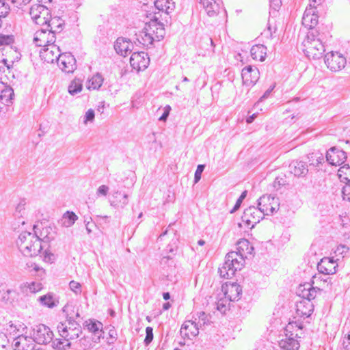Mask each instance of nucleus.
Segmentation results:
<instances>
[{
    "label": "nucleus",
    "instance_id": "1",
    "mask_svg": "<svg viewBox=\"0 0 350 350\" xmlns=\"http://www.w3.org/2000/svg\"><path fill=\"white\" fill-rule=\"evenodd\" d=\"M329 37V33L327 31H320L319 29L308 31L303 41V51L310 59L321 58L325 51L324 43Z\"/></svg>",
    "mask_w": 350,
    "mask_h": 350
},
{
    "label": "nucleus",
    "instance_id": "2",
    "mask_svg": "<svg viewBox=\"0 0 350 350\" xmlns=\"http://www.w3.org/2000/svg\"><path fill=\"white\" fill-rule=\"evenodd\" d=\"M245 260L242 257H239L234 252H228L222 266L219 267L218 273L223 279H229L233 277L238 270H241L244 266Z\"/></svg>",
    "mask_w": 350,
    "mask_h": 350
},
{
    "label": "nucleus",
    "instance_id": "3",
    "mask_svg": "<svg viewBox=\"0 0 350 350\" xmlns=\"http://www.w3.org/2000/svg\"><path fill=\"white\" fill-rule=\"evenodd\" d=\"M297 328V331H301L303 325L297 321L291 322L288 324L285 329L286 338L280 342V347L283 350H298L300 345L297 339L298 333H293L294 328Z\"/></svg>",
    "mask_w": 350,
    "mask_h": 350
},
{
    "label": "nucleus",
    "instance_id": "4",
    "mask_svg": "<svg viewBox=\"0 0 350 350\" xmlns=\"http://www.w3.org/2000/svg\"><path fill=\"white\" fill-rule=\"evenodd\" d=\"M33 232L29 231H23L18 235L19 241H25L27 239L32 240L36 238V241H53L55 239V228L52 226H45L41 230L38 226H33Z\"/></svg>",
    "mask_w": 350,
    "mask_h": 350
},
{
    "label": "nucleus",
    "instance_id": "5",
    "mask_svg": "<svg viewBox=\"0 0 350 350\" xmlns=\"http://www.w3.org/2000/svg\"><path fill=\"white\" fill-rule=\"evenodd\" d=\"M45 245L42 244V242H21L18 245V247L21 253L25 256H36L38 254H43L44 260L50 261L53 258V255L49 253L47 250L42 251L44 247L47 245L48 242H43Z\"/></svg>",
    "mask_w": 350,
    "mask_h": 350
},
{
    "label": "nucleus",
    "instance_id": "6",
    "mask_svg": "<svg viewBox=\"0 0 350 350\" xmlns=\"http://www.w3.org/2000/svg\"><path fill=\"white\" fill-rule=\"evenodd\" d=\"M29 14L31 20L35 24L44 27L51 19L49 10L44 5H32L29 10Z\"/></svg>",
    "mask_w": 350,
    "mask_h": 350
},
{
    "label": "nucleus",
    "instance_id": "7",
    "mask_svg": "<svg viewBox=\"0 0 350 350\" xmlns=\"http://www.w3.org/2000/svg\"><path fill=\"white\" fill-rule=\"evenodd\" d=\"M257 208L264 215H271L279 208L278 198L271 195H263L258 200Z\"/></svg>",
    "mask_w": 350,
    "mask_h": 350
},
{
    "label": "nucleus",
    "instance_id": "8",
    "mask_svg": "<svg viewBox=\"0 0 350 350\" xmlns=\"http://www.w3.org/2000/svg\"><path fill=\"white\" fill-rule=\"evenodd\" d=\"M327 67L333 72L341 70L347 64L346 58L338 52H330L325 55Z\"/></svg>",
    "mask_w": 350,
    "mask_h": 350
},
{
    "label": "nucleus",
    "instance_id": "9",
    "mask_svg": "<svg viewBox=\"0 0 350 350\" xmlns=\"http://www.w3.org/2000/svg\"><path fill=\"white\" fill-rule=\"evenodd\" d=\"M53 336V332L49 327L43 324L36 325L33 328V341L39 345L49 343L52 340Z\"/></svg>",
    "mask_w": 350,
    "mask_h": 350
},
{
    "label": "nucleus",
    "instance_id": "10",
    "mask_svg": "<svg viewBox=\"0 0 350 350\" xmlns=\"http://www.w3.org/2000/svg\"><path fill=\"white\" fill-rule=\"evenodd\" d=\"M55 35L53 31H49L45 27L36 31L33 37V43L38 46L46 47L49 44H55Z\"/></svg>",
    "mask_w": 350,
    "mask_h": 350
},
{
    "label": "nucleus",
    "instance_id": "11",
    "mask_svg": "<svg viewBox=\"0 0 350 350\" xmlns=\"http://www.w3.org/2000/svg\"><path fill=\"white\" fill-rule=\"evenodd\" d=\"M130 64L137 71L144 70L150 64V58L145 52H135L131 56Z\"/></svg>",
    "mask_w": 350,
    "mask_h": 350
},
{
    "label": "nucleus",
    "instance_id": "12",
    "mask_svg": "<svg viewBox=\"0 0 350 350\" xmlns=\"http://www.w3.org/2000/svg\"><path fill=\"white\" fill-rule=\"evenodd\" d=\"M264 216L257 207L251 206L244 211L241 218L243 222L248 226L252 225V228H253L255 224L260 222Z\"/></svg>",
    "mask_w": 350,
    "mask_h": 350
},
{
    "label": "nucleus",
    "instance_id": "13",
    "mask_svg": "<svg viewBox=\"0 0 350 350\" xmlns=\"http://www.w3.org/2000/svg\"><path fill=\"white\" fill-rule=\"evenodd\" d=\"M57 63L59 68L66 73H72L77 68L76 59L70 53H61Z\"/></svg>",
    "mask_w": 350,
    "mask_h": 350
},
{
    "label": "nucleus",
    "instance_id": "14",
    "mask_svg": "<svg viewBox=\"0 0 350 350\" xmlns=\"http://www.w3.org/2000/svg\"><path fill=\"white\" fill-rule=\"evenodd\" d=\"M61 55L60 49L56 44H49L41 49L40 56L41 59L47 63H53L55 61L57 62Z\"/></svg>",
    "mask_w": 350,
    "mask_h": 350
},
{
    "label": "nucleus",
    "instance_id": "15",
    "mask_svg": "<svg viewBox=\"0 0 350 350\" xmlns=\"http://www.w3.org/2000/svg\"><path fill=\"white\" fill-rule=\"evenodd\" d=\"M224 296L229 301H236L240 299L242 294V288L237 283H226L222 286Z\"/></svg>",
    "mask_w": 350,
    "mask_h": 350
},
{
    "label": "nucleus",
    "instance_id": "16",
    "mask_svg": "<svg viewBox=\"0 0 350 350\" xmlns=\"http://www.w3.org/2000/svg\"><path fill=\"white\" fill-rule=\"evenodd\" d=\"M241 77L243 82L247 86L254 85L260 77V72L256 67L245 66L242 69Z\"/></svg>",
    "mask_w": 350,
    "mask_h": 350
},
{
    "label": "nucleus",
    "instance_id": "17",
    "mask_svg": "<svg viewBox=\"0 0 350 350\" xmlns=\"http://www.w3.org/2000/svg\"><path fill=\"white\" fill-rule=\"evenodd\" d=\"M326 159L327 162L332 165H340L346 161L347 154L342 150L332 147L327 152Z\"/></svg>",
    "mask_w": 350,
    "mask_h": 350
},
{
    "label": "nucleus",
    "instance_id": "18",
    "mask_svg": "<svg viewBox=\"0 0 350 350\" xmlns=\"http://www.w3.org/2000/svg\"><path fill=\"white\" fill-rule=\"evenodd\" d=\"M57 329L60 337L67 338L70 342L78 338L82 333L81 327H75L74 329L67 327L66 323H59Z\"/></svg>",
    "mask_w": 350,
    "mask_h": 350
},
{
    "label": "nucleus",
    "instance_id": "19",
    "mask_svg": "<svg viewBox=\"0 0 350 350\" xmlns=\"http://www.w3.org/2000/svg\"><path fill=\"white\" fill-rule=\"evenodd\" d=\"M338 264L333 258L325 257L317 265V269L320 273L325 275L334 274L336 272Z\"/></svg>",
    "mask_w": 350,
    "mask_h": 350
},
{
    "label": "nucleus",
    "instance_id": "20",
    "mask_svg": "<svg viewBox=\"0 0 350 350\" xmlns=\"http://www.w3.org/2000/svg\"><path fill=\"white\" fill-rule=\"evenodd\" d=\"M314 310V305L312 301L308 299H301L296 303V316L306 319L312 314Z\"/></svg>",
    "mask_w": 350,
    "mask_h": 350
},
{
    "label": "nucleus",
    "instance_id": "21",
    "mask_svg": "<svg viewBox=\"0 0 350 350\" xmlns=\"http://www.w3.org/2000/svg\"><path fill=\"white\" fill-rule=\"evenodd\" d=\"M317 23L318 16L314 14V10L312 8L306 9L302 17L303 25L308 28L309 31L312 29H319L320 31H324L323 27H318L315 28Z\"/></svg>",
    "mask_w": 350,
    "mask_h": 350
},
{
    "label": "nucleus",
    "instance_id": "22",
    "mask_svg": "<svg viewBox=\"0 0 350 350\" xmlns=\"http://www.w3.org/2000/svg\"><path fill=\"white\" fill-rule=\"evenodd\" d=\"M199 329L195 321L187 320L182 325L180 334L184 338L192 339L198 335Z\"/></svg>",
    "mask_w": 350,
    "mask_h": 350
},
{
    "label": "nucleus",
    "instance_id": "23",
    "mask_svg": "<svg viewBox=\"0 0 350 350\" xmlns=\"http://www.w3.org/2000/svg\"><path fill=\"white\" fill-rule=\"evenodd\" d=\"M318 291H319V288H314L310 284H304L299 285L297 295L302 299H308L311 301L316 297Z\"/></svg>",
    "mask_w": 350,
    "mask_h": 350
},
{
    "label": "nucleus",
    "instance_id": "24",
    "mask_svg": "<svg viewBox=\"0 0 350 350\" xmlns=\"http://www.w3.org/2000/svg\"><path fill=\"white\" fill-rule=\"evenodd\" d=\"M133 47V44L124 38H118L114 44L116 53L124 57L131 53Z\"/></svg>",
    "mask_w": 350,
    "mask_h": 350
},
{
    "label": "nucleus",
    "instance_id": "25",
    "mask_svg": "<svg viewBox=\"0 0 350 350\" xmlns=\"http://www.w3.org/2000/svg\"><path fill=\"white\" fill-rule=\"evenodd\" d=\"M291 173L297 177H305L308 173V165L302 161H293L289 165Z\"/></svg>",
    "mask_w": 350,
    "mask_h": 350
},
{
    "label": "nucleus",
    "instance_id": "26",
    "mask_svg": "<svg viewBox=\"0 0 350 350\" xmlns=\"http://www.w3.org/2000/svg\"><path fill=\"white\" fill-rule=\"evenodd\" d=\"M149 30L148 31L152 33L154 32V29H156V34L154 35V39L155 42H159L161 40L165 34V28L163 24L160 21H158L157 18L152 20L148 24H147Z\"/></svg>",
    "mask_w": 350,
    "mask_h": 350
},
{
    "label": "nucleus",
    "instance_id": "27",
    "mask_svg": "<svg viewBox=\"0 0 350 350\" xmlns=\"http://www.w3.org/2000/svg\"><path fill=\"white\" fill-rule=\"evenodd\" d=\"M204 8L209 16H213L219 13L221 9V0H204Z\"/></svg>",
    "mask_w": 350,
    "mask_h": 350
},
{
    "label": "nucleus",
    "instance_id": "28",
    "mask_svg": "<svg viewBox=\"0 0 350 350\" xmlns=\"http://www.w3.org/2000/svg\"><path fill=\"white\" fill-rule=\"evenodd\" d=\"M237 252H234V253H237L239 257H242L244 260L247 258L249 256H253V252L254 250V247L252 244V242H237Z\"/></svg>",
    "mask_w": 350,
    "mask_h": 350
},
{
    "label": "nucleus",
    "instance_id": "29",
    "mask_svg": "<svg viewBox=\"0 0 350 350\" xmlns=\"http://www.w3.org/2000/svg\"><path fill=\"white\" fill-rule=\"evenodd\" d=\"M128 195L125 193L122 194L119 191H114L110 200L111 205L116 208H122L128 204Z\"/></svg>",
    "mask_w": 350,
    "mask_h": 350
},
{
    "label": "nucleus",
    "instance_id": "30",
    "mask_svg": "<svg viewBox=\"0 0 350 350\" xmlns=\"http://www.w3.org/2000/svg\"><path fill=\"white\" fill-rule=\"evenodd\" d=\"M42 288V284L39 282H24L20 286L21 292L25 295L36 293Z\"/></svg>",
    "mask_w": 350,
    "mask_h": 350
},
{
    "label": "nucleus",
    "instance_id": "31",
    "mask_svg": "<svg viewBox=\"0 0 350 350\" xmlns=\"http://www.w3.org/2000/svg\"><path fill=\"white\" fill-rule=\"evenodd\" d=\"M149 27L147 24H146L145 27L139 32L138 35H137V40L139 43L142 45L149 47L153 44V42H155L153 37L150 36L152 34V33L148 31Z\"/></svg>",
    "mask_w": 350,
    "mask_h": 350
},
{
    "label": "nucleus",
    "instance_id": "32",
    "mask_svg": "<svg viewBox=\"0 0 350 350\" xmlns=\"http://www.w3.org/2000/svg\"><path fill=\"white\" fill-rule=\"evenodd\" d=\"M64 25V21L60 17H53L49 19L47 23L44 26L50 31H53V34L60 33Z\"/></svg>",
    "mask_w": 350,
    "mask_h": 350
},
{
    "label": "nucleus",
    "instance_id": "33",
    "mask_svg": "<svg viewBox=\"0 0 350 350\" xmlns=\"http://www.w3.org/2000/svg\"><path fill=\"white\" fill-rule=\"evenodd\" d=\"M154 3L157 10L167 15L175 9V3L172 0H155Z\"/></svg>",
    "mask_w": 350,
    "mask_h": 350
},
{
    "label": "nucleus",
    "instance_id": "34",
    "mask_svg": "<svg viewBox=\"0 0 350 350\" xmlns=\"http://www.w3.org/2000/svg\"><path fill=\"white\" fill-rule=\"evenodd\" d=\"M252 57L255 60L263 62L267 55V47L263 44H256L251 48Z\"/></svg>",
    "mask_w": 350,
    "mask_h": 350
},
{
    "label": "nucleus",
    "instance_id": "35",
    "mask_svg": "<svg viewBox=\"0 0 350 350\" xmlns=\"http://www.w3.org/2000/svg\"><path fill=\"white\" fill-rule=\"evenodd\" d=\"M33 338L19 334L14 340V345L20 350H29V342H32Z\"/></svg>",
    "mask_w": 350,
    "mask_h": 350
},
{
    "label": "nucleus",
    "instance_id": "36",
    "mask_svg": "<svg viewBox=\"0 0 350 350\" xmlns=\"http://www.w3.org/2000/svg\"><path fill=\"white\" fill-rule=\"evenodd\" d=\"M210 319V315L206 314L203 311L198 312L192 316V320L195 321V323L199 329L202 328L203 326L209 325L211 323Z\"/></svg>",
    "mask_w": 350,
    "mask_h": 350
},
{
    "label": "nucleus",
    "instance_id": "37",
    "mask_svg": "<svg viewBox=\"0 0 350 350\" xmlns=\"http://www.w3.org/2000/svg\"><path fill=\"white\" fill-rule=\"evenodd\" d=\"M77 215L72 211H66L59 221L61 226L68 228L72 226L77 220Z\"/></svg>",
    "mask_w": 350,
    "mask_h": 350
},
{
    "label": "nucleus",
    "instance_id": "38",
    "mask_svg": "<svg viewBox=\"0 0 350 350\" xmlns=\"http://www.w3.org/2000/svg\"><path fill=\"white\" fill-rule=\"evenodd\" d=\"M14 96L13 89L10 86H6L1 92L0 101L1 103L9 106L10 104L12 103V100Z\"/></svg>",
    "mask_w": 350,
    "mask_h": 350
},
{
    "label": "nucleus",
    "instance_id": "39",
    "mask_svg": "<svg viewBox=\"0 0 350 350\" xmlns=\"http://www.w3.org/2000/svg\"><path fill=\"white\" fill-rule=\"evenodd\" d=\"M103 83V79L101 75L97 73L94 75L88 82L87 87L89 90H98Z\"/></svg>",
    "mask_w": 350,
    "mask_h": 350
},
{
    "label": "nucleus",
    "instance_id": "40",
    "mask_svg": "<svg viewBox=\"0 0 350 350\" xmlns=\"http://www.w3.org/2000/svg\"><path fill=\"white\" fill-rule=\"evenodd\" d=\"M83 89L82 80L80 79H73L68 85V91L70 94L74 96L81 92Z\"/></svg>",
    "mask_w": 350,
    "mask_h": 350
},
{
    "label": "nucleus",
    "instance_id": "41",
    "mask_svg": "<svg viewBox=\"0 0 350 350\" xmlns=\"http://www.w3.org/2000/svg\"><path fill=\"white\" fill-rule=\"evenodd\" d=\"M338 176L341 182L350 183V167L349 165L341 166L338 171Z\"/></svg>",
    "mask_w": 350,
    "mask_h": 350
},
{
    "label": "nucleus",
    "instance_id": "42",
    "mask_svg": "<svg viewBox=\"0 0 350 350\" xmlns=\"http://www.w3.org/2000/svg\"><path fill=\"white\" fill-rule=\"evenodd\" d=\"M38 301L40 303L48 308H52L57 306V301L54 299L53 296L51 293L39 297Z\"/></svg>",
    "mask_w": 350,
    "mask_h": 350
},
{
    "label": "nucleus",
    "instance_id": "43",
    "mask_svg": "<svg viewBox=\"0 0 350 350\" xmlns=\"http://www.w3.org/2000/svg\"><path fill=\"white\" fill-rule=\"evenodd\" d=\"M71 342L67 338H56L52 342V347L55 350H66L70 347Z\"/></svg>",
    "mask_w": 350,
    "mask_h": 350
},
{
    "label": "nucleus",
    "instance_id": "44",
    "mask_svg": "<svg viewBox=\"0 0 350 350\" xmlns=\"http://www.w3.org/2000/svg\"><path fill=\"white\" fill-rule=\"evenodd\" d=\"M229 300L224 296V298H220L216 303V308L222 314H225L229 309Z\"/></svg>",
    "mask_w": 350,
    "mask_h": 350
},
{
    "label": "nucleus",
    "instance_id": "45",
    "mask_svg": "<svg viewBox=\"0 0 350 350\" xmlns=\"http://www.w3.org/2000/svg\"><path fill=\"white\" fill-rule=\"evenodd\" d=\"M308 159L310 165L313 166H318L323 160V157L321 154L314 152L310 154Z\"/></svg>",
    "mask_w": 350,
    "mask_h": 350
},
{
    "label": "nucleus",
    "instance_id": "46",
    "mask_svg": "<svg viewBox=\"0 0 350 350\" xmlns=\"http://www.w3.org/2000/svg\"><path fill=\"white\" fill-rule=\"evenodd\" d=\"M25 203L23 201L20 202L16 207L15 212L14 213V217L23 218L25 214Z\"/></svg>",
    "mask_w": 350,
    "mask_h": 350
},
{
    "label": "nucleus",
    "instance_id": "47",
    "mask_svg": "<svg viewBox=\"0 0 350 350\" xmlns=\"http://www.w3.org/2000/svg\"><path fill=\"white\" fill-rule=\"evenodd\" d=\"M88 329L94 333L95 334H100L101 332L102 324L100 323H96L91 321L87 325Z\"/></svg>",
    "mask_w": 350,
    "mask_h": 350
},
{
    "label": "nucleus",
    "instance_id": "48",
    "mask_svg": "<svg viewBox=\"0 0 350 350\" xmlns=\"http://www.w3.org/2000/svg\"><path fill=\"white\" fill-rule=\"evenodd\" d=\"M21 328H25L23 323H19L14 324L12 322H10L7 330L9 331L10 334H16Z\"/></svg>",
    "mask_w": 350,
    "mask_h": 350
},
{
    "label": "nucleus",
    "instance_id": "49",
    "mask_svg": "<svg viewBox=\"0 0 350 350\" xmlns=\"http://www.w3.org/2000/svg\"><path fill=\"white\" fill-rule=\"evenodd\" d=\"M94 118H95V113H94V111L92 109H89L84 117H83V124H87L88 122H92L94 120Z\"/></svg>",
    "mask_w": 350,
    "mask_h": 350
},
{
    "label": "nucleus",
    "instance_id": "50",
    "mask_svg": "<svg viewBox=\"0 0 350 350\" xmlns=\"http://www.w3.org/2000/svg\"><path fill=\"white\" fill-rule=\"evenodd\" d=\"M14 42L13 36L3 35L0 33V46L9 45Z\"/></svg>",
    "mask_w": 350,
    "mask_h": 350
},
{
    "label": "nucleus",
    "instance_id": "51",
    "mask_svg": "<svg viewBox=\"0 0 350 350\" xmlns=\"http://www.w3.org/2000/svg\"><path fill=\"white\" fill-rule=\"evenodd\" d=\"M322 273H320L319 272L318 274H315L312 279V284H318L319 282H327V280L329 279L328 275H323L322 276Z\"/></svg>",
    "mask_w": 350,
    "mask_h": 350
},
{
    "label": "nucleus",
    "instance_id": "52",
    "mask_svg": "<svg viewBox=\"0 0 350 350\" xmlns=\"http://www.w3.org/2000/svg\"><path fill=\"white\" fill-rule=\"evenodd\" d=\"M69 287L72 291H73L75 294H80L81 292V285L79 282H76L75 280H72L69 283Z\"/></svg>",
    "mask_w": 350,
    "mask_h": 350
},
{
    "label": "nucleus",
    "instance_id": "53",
    "mask_svg": "<svg viewBox=\"0 0 350 350\" xmlns=\"http://www.w3.org/2000/svg\"><path fill=\"white\" fill-rule=\"evenodd\" d=\"M146 334L144 344L148 345L153 340V329L151 327H147L146 328Z\"/></svg>",
    "mask_w": 350,
    "mask_h": 350
},
{
    "label": "nucleus",
    "instance_id": "54",
    "mask_svg": "<svg viewBox=\"0 0 350 350\" xmlns=\"http://www.w3.org/2000/svg\"><path fill=\"white\" fill-rule=\"evenodd\" d=\"M247 191H244L241 194V196H239V198L237 199V202H236V204L234 206L233 208L230 211V213H232L234 212H235L237 210H238L243 202V200L245 198V197L247 196Z\"/></svg>",
    "mask_w": 350,
    "mask_h": 350
},
{
    "label": "nucleus",
    "instance_id": "55",
    "mask_svg": "<svg viewBox=\"0 0 350 350\" xmlns=\"http://www.w3.org/2000/svg\"><path fill=\"white\" fill-rule=\"evenodd\" d=\"M269 6L271 10L273 12H277L280 8L282 5V1L281 0H269Z\"/></svg>",
    "mask_w": 350,
    "mask_h": 350
},
{
    "label": "nucleus",
    "instance_id": "56",
    "mask_svg": "<svg viewBox=\"0 0 350 350\" xmlns=\"http://www.w3.org/2000/svg\"><path fill=\"white\" fill-rule=\"evenodd\" d=\"M349 247H347L345 244H340L338 246H337L336 249L334 251V253L336 255H342L347 254V252L349 251Z\"/></svg>",
    "mask_w": 350,
    "mask_h": 350
},
{
    "label": "nucleus",
    "instance_id": "57",
    "mask_svg": "<svg viewBox=\"0 0 350 350\" xmlns=\"http://www.w3.org/2000/svg\"><path fill=\"white\" fill-rule=\"evenodd\" d=\"M343 200L350 202V183H347L342 191Z\"/></svg>",
    "mask_w": 350,
    "mask_h": 350
},
{
    "label": "nucleus",
    "instance_id": "58",
    "mask_svg": "<svg viewBox=\"0 0 350 350\" xmlns=\"http://www.w3.org/2000/svg\"><path fill=\"white\" fill-rule=\"evenodd\" d=\"M204 169V165H198L195 172L194 180L198 183L201 178V174Z\"/></svg>",
    "mask_w": 350,
    "mask_h": 350
},
{
    "label": "nucleus",
    "instance_id": "59",
    "mask_svg": "<svg viewBox=\"0 0 350 350\" xmlns=\"http://www.w3.org/2000/svg\"><path fill=\"white\" fill-rule=\"evenodd\" d=\"M23 218L14 217V221L12 223V229L16 231L20 227V224L25 225V221L22 220Z\"/></svg>",
    "mask_w": 350,
    "mask_h": 350
},
{
    "label": "nucleus",
    "instance_id": "60",
    "mask_svg": "<svg viewBox=\"0 0 350 350\" xmlns=\"http://www.w3.org/2000/svg\"><path fill=\"white\" fill-rule=\"evenodd\" d=\"M10 3L17 8H21L22 5L27 4L31 0H9Z\"/></svg>",
    "mask_w": 350,
    "mask_h": 350
},
{
    "label": "nucleus",
    "instance_id": "61",
    "mask_svg": "<svg viewBox=\"0 0 350 350\" xmlns=\"http://www.w3.org/2000/svg\"><path fill=\"white\" fill-rule=\"evenodd\" d=\"M10 10V5L7 4L5 5H3L0 8V18L5 17L7 14L9 13Z\"/></svg>",
    "mask_w": 350,
    "mask_h": 350
},
{
    "label": "nucleus",
    "instance_id": "62",
    "mask_svg": "<svg viewBox=\"0 0 350 350\" xmlns=\"http://www.w3.org/2000/svg\"><path fill=\"white\" fill-rule=\"evenodd\" d=\"M64 323H66L67 327H70V328L72 327V329H74L75 327H76V328L77 327H81L79 324L77 323L75 320L72 319L71 317L68 318L66 322H64Z\"/></svg>",
    "mask_w": 350,
    "mask_h": 350
},
{
    "label": "nucleus",
    "instance_id": "63",
    "mask_svg": "<svg viewBox=\"0 0 350 350\" xmlns=\"http://www.w3.org/2000/svg\"><path fill=\"white\" fill-rule=\"evenodd\" d=\"M109 191V187L106 185H101L97 189L98 195L106 196Z\"/></svg>",
    "mask_w": 350,
    "mask_h": 350
},
{
    "label": "nucleus",
    "instance_id": "64",
    "mask_svg": "<svg viewBox=\"0 0 350 350\" xmlns=\"http://www.w3.org/2000/svg\"><path fill=\"white\" fill-rule=\"evenodd\" d=\"M342 345L346 350H350V332L344 338Z\"/></svg>",
    "mask_w": 350,
    "mask_h": 350
}]
</instances>
